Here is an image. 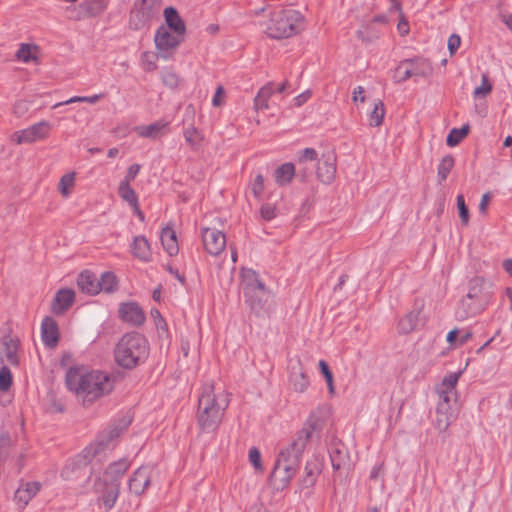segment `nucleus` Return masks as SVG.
<instances>
[{"instance_id": "nucleus-1", "label": "nucleus", "mask_w": 512, "mask_h": 512, "mask_svg": "<svg viewBox=\"0 0 512 512\" xmlns=\"http://www.w3.org/2000/svg\"><path fill=\"white\" fill-rule=\"evenodd\" d=\"M319 427V418L312 413L302 429L297 432L292 442L279 452L274 469L270 475V481L276 489H283L290 483L298 471L308 442Z\"/></svg>"}, {"instance_id": "nucleus-2", "label": "nucleus", "mask_w": 512, "mask_h": 512, "mask_svg": "<svg viewBox=\"0 0 512 512\" xmlns=\"http://www.w3.org/2000/svg\"><path fill=\"white\" fill-rule=\"evenodd\" d=\"M67 388L80 398L83 404H90L113 389V380L100 371L88 372L83 366L70 367L66 372Z\"/></svg>"}, {"instance_id": "nucleus-3", "label": "nucleus", "mask_w": 512, "mask_h": 512, "mask_svg": "<svg viewBox=\"0 0 512 512\" xmlns=\"http://www.w3.org/2000/svg\"><path fill=\"white\" fill-rule=\"evenodd\" d=\"M229 399L224 394H215L214 386L205 383L198 399L197 423L203 432H213L219 426Z\"/></svg>"}, {"instance_id": "nucleus-4", "label": "nucleus", "mask_w": 512, "mask_h": 512, "mask_svg": "<svg viewBox=\"0 0 512 512\" xmlns=\"http://www.w3.org/2000/svg\"><path fill=\"white\" fill-rule=\"evenodd\" d=\"M260 25L269 38L279 40L292 37L302 31L304 17L295 9L277 7L269 12L268 19Z\"/></svg>"}, {"instance_id": "nucleus-5", "label": "nucleus", "mask_w": 512, "mask_h": 512, "mask_svg": "<svg viewBox=\"0 0 512 512\" xmlns=\"http://www.w3.org/2000/svg\"><path fill=\"white\" fill-rule=\"evenodd\" d=\"M493 295L492 285L483 277L475 276L468 282V291L455 311L459 320H465L481 313L490 303Z\"/></svg>"}, {"instance_id": "nucleus-6", "label": "nucleus", "mask_w": 512, "mask_h": 512, "mask_svg": "<svg viewBox=\"0 0 512 512\" xmlns=\"http://www.w3.org/2000/svg\"><path fill=\"white\" fill-rule=\"evenodd\" d=\"M114 355L119 366L134 369L148 358L149 343L139 332L126 333L117 342Z\"/></svg>"}, {"instance_id": "nucleus-7", "label": "nucleus", "mask_w": 512, "mask_h": 512, "mask_svg": "<svg viewBox=\"0 0 512 512\" xmlns=\"http://www.w3.org/2000/svg\"><path fill=\"white\" fill-rule=\"evenodd\" d=\"M99 454V449L94 444L85 447L82 452L68 462L61 471V477L65 481L79 482L83 478L90 479L91 470L88 468L91 460Z\"/></svg>"}, {"instance_id": "nucleus-8", "label": "nucleus", "mask_w": 512, "mask_h": 512, "mask_svg": "<svg viewBox=\"0 0 512 512\" xmlns=\"http://www.w3.org/2000/svg\"><path fill=\"white\" fill-rule=\"evenodd\" d=\"M162 0H135L130 12V27L140 30L157 19L162 8Z\"/></svg>"}, {"instance_id": "nucleus-9", "label": "nucleus", "mask_w": 512, "mask_h": 512, "mask_svg": "<svg viewBox=\"0 0 512 512\" xmlns=\"http://www.w3.org/2000/svg\"><path fill=\"white\" fill-rule=\"evenodd\" d=\"M93 491L100 494L98 500L102 501L106 510H111L119 496L120 481L117 479L97 478L93 484Z\"/></svg>"}, {"instance_id": "nucleus-10", "label": "nucleus", "mask_w": 512, "mask_h": 512, "mask_svg": "<svg viewBox=\"0 0 512 512\" xmlns=\"http://www.w3.org/2000/svg\"><path fill=\"white\" fill-rule=\"evenodd\" d=\"M50 130V124L46 121L38 122L26 129L16 131L13 134V141L16 144L33 143L45 139Z\"/></svg>"}, {"instance_id": "nucleus-11", "label": "nucleus", "mask_w": 512, "mask_h": 512, "mask_svg": "<svg viewBox=\"0 0 512 512\" xmlns=\"http://www.w3.org/2000/svg\"><path fill=\"white\" fill-rule=\"evenodd\" d=\"M202 241L206 251L214 256L219 255L226 246L225 234L215 228H203Z\"/></svg>"}, {"instance_id": "nucleus-12", "label": "nucleus", "mask_w": 512, "mask_h": 512, "mask_svg": "<svg viewBox=\"0 0 512 512\" xmlns=\"http://www.w3.org/2000/svg\"><path fill=\"white\" fill-rule=\"evenodd\" d=\"M183 41V36L171 33L165 26H160L155 33L154 42L160 52L175 49Z\"/></svg>"}, {"instance_id": "nucleus-13", "label": "nucleus", "mask_w": 512, "mask_h": 512, "mask_svg": "<svg viewBox=\"0 0 512 512\" xmlns=\"http://www.w3.org/2000/svg\"><path fill=\"white\" fill-rule=\"evenodd\" d=\"M151 482V469L148 466L139 467L128 481L130 492L141 495Z\"/></svg>"}, {"instance_id": "nucleus-14", "label": "nucleus", "mask_w": 512, "mask_h": 512, "mask_svg": "<svg viewBox=\"0 0 512 512\" xmlns=\"http://www.w3.org/2000/svg\"><path fill=\"white\" fill-rule=\"evenodd\" d=\"M336 174V158L332 154L323 155L317 161L316 175L324 184H330Z\"/></svg>"}, {"instance_id": "nucleus-15", "label": "nucleus", "mask_w": 512, "mask_h": 512, "mask_svg": "<svg viewBox=\"0 0 512 512\" xmlns=\"http://www.w3.org/2000/svg\"><path fill=\"white\" fill-rule=\"evenodd\" d=\"M244 297L246 303L256 316L260 317L268 313L269 306L267 303L270 297V291L266 287L261 290L259 289V291L255 290L252 298L248 295H244Z\"/></svg>"}, {"instance_id": "nucleus-16", "label": "nucleus", "mask_w": 512, "mask_h": 512, "mask_svg": "<svg viewBox=\"0 0 512 512\" xmlns=\"http://www.w3.org/2000/svg\"><path fill=\"white\" fill-rule=\"evenodd\" d=\"M120 318L132 326H140L145 322V314L141 307L134 302H127L120 305Z\"/></svg>"}, {"instance_id": "nucleus-17", "label": "nucleus", "mask_w": 512, "mask_h": 512, "mask_svg": "<svg viewBox=\"0 0 512 512\" xmlns=\"http://www.w3.org/2000/svg\"><path fill=\"white\" fill-rule=\"evenodd\" d=\"M130 423V419H122L109 431L101 433L97 440L93 443L95 447L99 449V453L104 451L108 447L109 443L116 439L129 426Z\"/></svg>"}, {"instance_id": "nucleus-18", "label": "nucleus", "mask_w": 512, "mask_h": 512, "mask_svg": "<svg viewBox=\"0 0 512 512\" xmlns=\"http://www.w3.org/2000/svg\"><path fill=\"white\" fill-rule=\"evenodd\" d=\"M75 293L72 289H60L55 294L51 310L55 315L64 314L74 303Z\"/></svg>"}, {"instance_id": "nucleus-19", "label": "nucleus", "mask_w": 512, "mask_h": 512, "mask_svg": "<svg viewBox=\"0 0 512 512\" xmlns=\"http://www.w3.org/2000/svg\"><path fill=\"white\" fill-rule=\"evenodd\" d=\"M41 484L39 482L22 483L14 494V500L19 508H25L32 498L39 492Z\"/></svg>"}, {"instance_id": "nucleus-20", "label": "nucleus", "mask_w": 512, "mask_h": 512, "mask_svg": "<svg viewBox=\"0 0 512 512\" xmlns=\"http://www.w3.org/2000/svg\"><path fill=\"white\" fill-rule=\"evenodd\" d=\"M461 372L451 373L446 376L437 388L439 395L438 403L452 404V397L455 395V388Z\"/></svg>"}, {"instance_id": "nucleus-21", "label": "nucleus", "mask_w": 512, "mask_h": 512, "mask_svg": "<svg viewBox=\"0 0 512 512\" xmlns=\"http://www.w3.org/2000/svg\"><path fill=\"white\" fill-rule=\"evenodd\" d=\"M41 336L43 343L50 348L57 345L59 340V331L57 322L50 316H46L41 325Z\"/></svg>"}, {"instance_id": "nucleus-22", "label": "nucleus", "mask_w": 512, "mask_h": 512, "mask_svg": "<svg viewBox=\"0 0 512 512\" xmlns=\"http://www.w3.org/2000/svg\"><path fill=\"white\" fill-rule=\"evenodd\" d=\"M243 294L253 297L255 290L263 289L265 284L259 278V275L252 269L242 270Z\"/></svg>"}, {"instance_id": "nucleus-23", "label": "nucleus", "mask_w": 512, "mask_h": 512, "mask_svg": "<svg viewBox=\"0 0 512 512\" xmlns=\"http://www.w3.org/2000/svg\"><path fill=\"white\" fill-rule=\"evenodd\" d=\"M164 18L167 25L165 27L168 28V30L184 36L186 32L185 22L174 7L170 6L164 9Z\"/></svg>"}, {"instance_id": "nucleus-24", "label": "nucleus", "mask_w": 512, "mask_h": 512, "mask_svg": "<svg viewBox=\"0 0 512 512\" xmlns=\"http://www.w3.org/2000/svg\"><path fill=\"white\" fill-rule=\"evenodd\" d=\"M290 383L293 390L299 393L304 392L309 385L308 377L299 361L291 366Z\"/></svg>"}, {"instance_id": "nucleus-25", "label": "nucleus", "mask_w": 512, "mask_h": 512, "mask_svg": "<svg viewBox=\"0 0 512 512\" xmlns=\"http://www.w3.org/2000/svg\"><path fill=\"white\" fill-rule=\"evenodd\" d=\"M108 6V2L105 0H84L80 3V10L82 15L76 16V18H92L102 14Z\"/></svg>"}, {"instance_id": "nucleus-26", "label": "nucleus", "mask_w": 512, "mask_h": 512, "mask_svg": "<svg viewBox=\"0 0 512 512\" xmlns=\"http://www.w3.org/2000/svg\"><path fill=\"white\" fill-rule=\"evenodd\" d=\"M317 156H318V153L313 148H305L304 150H302L300 152V155L298 156V159H297V164L299 166V169L297 172V177H299V179L302 182H305L310 175L306 163L316 161V160L318 161Z\"/></svg>"}, {"instance_id": "nucleus-27", "label": "nucleus", "mask_w": 512, "mask_h": 512, "mask_svg": "<svg viewBox=\"0 0 512 512\" xmlns=\"http://www.w3.org/2000/svg\"><path fill=\"white\" fill-rule=\"evenodd\" d=\"M79 289L87 294L95 295L99 293L98 279L95 274L85 270L81 272L77 279Z\"/></svg>"}, {"instance_id": "nucleus-28", "label": "nucleus", "mask_w": 512, "mask_h": 512, "mask_svg": "<svg viewBox=\"0 0 512 512\" xmlns=\"http://www.w3.org/2000/svg\"><path fill=\"white\" fill-rule=\"evenodd\" d=\"M168 122L159 120L149 125H141L135 128V131L140 137L156 139L164 133V130L168 127Z\"/></svg>"}, {"instance_id": "nucleus-29", "label": "nucleus", "mask_w": 512, "mask_h": 512, "mask_svg": "<svg viewBox=\"0 0 512 512\" xmlns=\"http://www.w3.org/2000/svg\"><path fill=\"white\" fill-rule=\"evenodd\" d=\"M321 467L322 463L317 457L307 461L304 468L305 476L302 479L304 487H312L315 484L318 475L321 473Z\"/></svg>"}, {"instance_id": "nucleus-30", "label": "nucleus", "mask_w": 512, "mask_h": 512, "mask_svg": "<svg viewBox=\"0 0 512 512\" xmlns=\"http://www.w3.org/2000/svg\"><path fill=\"white\" fill-rule=\"evenodd\" d=\"M294 176H297V172L295 165L291 162L280 165L274 172L275 182L279 186L288 185Z\"/></svg>"}, {"instance_id": "nucleus-31", "label": "nucleus", "mask_w": 512, "mask_h": 512, "mask_svg": "<svg viewBox=\"0 0 512 512\" xmlns=\"http://www.w3.org/2000/svg\"><path fill=\"white\" fill-rule=\"evenodd\" d=\"M132 254L144 262L151 260L152 253L150 244L144 236H136L134 238L132 243Z\"/></svg>"}, {"instance_id": "nucleus-32", "label": "nucleus", "mask_w": 512, "mask_h": 512, "mask_svg": "<svg viewBox=\"0 0 512 512\" xmlns=\"http://www.w3.org/2000/svg\"><path fill=\"white\" fill-rule=\"evenodd\" d=\"M409 68L411 70L412 77L426 78L432 75L433 66L432 64L423 58L407 59Z\"/></svg>"}, {"instance_id": "nucleus-33", "label": "nucleus", "mask_w": 512, "mask_h": 512, "mask_svg": "<svg viewBox=\"0 0 512 512\" xmlns=\"http://www.w3.org/2000/svg\"><path fill=\"white\" fill-rule=\"evenodd\" d=\"M330 460L332 467L335 470L349 466V455L344 445H335L331 448Z\"/></svg>"}, {"instance_id": "nucleus-34", "label": "nucleus", "mask_w": 512, "mask_h": 512, "mask_svg": "<svg viewBox=\"0 0 512 512\" xmlns=\"http://www.w3.org/2000/svg\"><path fill=\"white\" fill-rule=\"evenodd\" d=\"M161 242L164 249L170 256H174L178 253L179 248L176 233L172 228L166 227L162 230Z\"/></svg>"}, {"instance_id": "nucleus-35", "label": "nucleus", "mask_w": 512, "mask_h": 512, "mask_svg": "<svg viewBox=\"0 0 512 512\" xmlns=\"http://www.w3.org/2000/svg\"><path fill=\"white\" fill-rule=\"evenodd\" d=\"M2 343L8 363L11 365H18L17 350L19 341L10 336H5Z\"/></svg>"}, {"instance_id": "nucleus-36", "label": "nucleus", "mask_w": 512, "mask_h": 512, "mask_svg": "<svg viewBox=\"0 0 512 512\" xmlns=\"http://www.w3.org/2000/svg\"><path fill=\"white\" fill-rule=\"evenodd\" d=\"M419 314V311H411L408 314H406L398 323L399 333H411L417 326Z\"/></svg>"}, {"instance_id": "nucleus-37", "label": "nucleus", "mask_w": 512, "mask_h": 512, "mask_svg": "<svg viewBox=\"0 0 512 512\" xmlns=\"http://www.w3.org/2000/svg\"><path fill=\"white\" fill-rule=\"evenodd\" d=\"M128 467L129 462L125 459L114 462L108 466L104 474V478L117 479L119 481L120 477L127 471Z\"/></svg>"}, {"instance_id": "nucleus-38", "label": "nucleus", "mask_w": 512, "mask_h": 512, "mask_svg": "<svg viewBox=\"0 0 512 512\" xmlns=\"http://www.w3.org/2000/svg\"><path fill=\"white\" fill-rule=\"evenodd\" d=\"M120 197L128 202L133 208H137L138 197L131 188L130 183L121 182L118 189Z\"/></svg>"}, {"instance_id": "nucleus-39", "label": "nucleus", "mask_w": 512, "mask_h": 512, "mask_svg": "<svg viewBox=\"0 0 512 512\" xmlns=\"http://www.w3.org/2000/svg\"><path fill=\"white\" fill-rule=\"evenodd\" d=\"M99 284V292H113L117 287L116 276L112 272H105L101 275V278L98 279Z\"/></svg>"}, {"instance_id": "nucleus-40", "label": "nucleus", "mask_w": 512, "mask_h": 512, "mask_svg": "<svg viewBox=\"0 0 512 512\" xmlns=\"http://www.w3.org/2000/svg\"><path fill=\"white\" fill-rule=\"evenodd\" d=\"M469 132V125H464L460 129L453 128L450 130L447 138H446V144L450 147H454L458 145L461 140L468 134Z\"/></svg>"}, {"instance_id": "nucleus-41", "label": "nucleus", "mask_w": 512, "mask_h": 512, "mask_svg": "<svg viewBox=\"0 0 512 512\" xmlns=\"http://www.w3.org/2000/svg\"><path fill=\"white\" fill-rule=\"evenodd\" d=\"M385 116V108L382 101L378 100L374 104L373 110L369 114L370 125L378 127L382 124Z\"/></svg>"}, {"instance_id": "nucleus-42", "label": "nucleus", "mask_w": 512, "mask_h": 512, "mask_svg": "<svg viewBox=\"0 0 512 512\" xmlns=\"http://www.w3.org/2000/svg\"><path fill=\"white\" fill-rule=\"evenodd\" d=\"M453 166L454 158L451 155H446L442 158L438 165V178L440 183L447 179Z\"/></svg>"}, {"instance_id": "nucleus-43", "label": "nucleus", "mask_w": 512, "mask_h": 512, "mask_svg": "<svg viewBox=\"0 0 512 512\" xmlns=\"http://www.w3.org/2000/svg\"><path fill=\"white\" fill-rule=\"evenodd\" d=\"M183 134L186 142L193 148H197L203 139L200 131L192 124L184 130Z\"/></svg>"}, {"instance_id": "nucleus-44", "label": "nucleus", "mask_w": 512, "mask_h": 512, "mask_svg": "<svg viewBox=\"0 0 512 512\" xmlns=\"http://www.w3.org/2000/svg\"><path fill=\"white\" fill-rule=\"evenodd\" d=\"M456 417L457 414L436 413L434 425L439 432H445Z\"/></svg>"}, {"instance_id": "nucleus-45", "label": "nucleus", "mask_w": 512, "mask_h": 512, "mask_svg": "<svg viewBox=\"0 0 512 512\" xmlns=\"http://www.w3.org/2000/svg\"><path fill=\"white\" fill-rule=\"evenodd\" d=\"M409 61L403 60L400 64L395 68L394 71V79L396 82H404L412 77L411 70L409 68Z\"/></svg>"}, {"instance_id": "nucleus-46", "label": "nucleus", "mask_w": 512, "mask_h": 512, "mask_svg": "<svg viewBox=\"0 0 512 512\" xmlns=\"http://www.w3.org/2000/svg\"><path fill=\"white\" fill-rule=\"evenodd\" d=\"M74 184H75V174L67 173L61 177L59 185H58V189L64 197H67V196H69L70 189L74 186Z\"/></svg>"}, {"instance_id": "nucleus-47", "label": "nucleus", "mask_w": 512, "mask_h": 512, "mask_svg": "<svg viewBox=\"0 0 512 512\" xmlns=\"http://www.w3.org/2000/svg\"><path fill=\"white\" fill-rule=\"evenodd\" d=\"M162 81L168 88L176 89L181 82V78L176 72L172 70H165L162 73Z\"/></svg>"}, {"instance_id": "nucleus-48", "label": "nucleus", "mask_w": 512, "mask_h": 512, "mask_svg": "<svg viewBox=\"0 0 512 512\" xmlns=\"http://www.w3.org/2000/svg\"><path fill=\"white\" fill-rule=\"evenodd\" d=\"M492 90V84L489 82L488 76L486 74L482 75V83L480 86L476 87L473 91V96L484 97L488 95Z\"/></svg>"}, {"instance_id": "nucleus-49", "label": "nucleus", "mask_w": 512, "mask_h": 512, "mask_svg": "<svg viewBox=\"0 0 512 512\" xmlns=\"http://www.w3.org/2000/svg\"><path fill=\"white\" fill-rule=\"evenodd\" d=\"M12 384V373L7 366L0 369V391H7Z\"/></svg>"}, {"instance_id": "nucleus-50", "label": "nucleus", "mask_w": 512, "mask_h": 512, "mask_svg": "<svg viewBox=\"0 0 512 512\" xmlns=\"http://www.w3.org/2000/svg\"><path fill=\"white\" fill-rule=\"evenodd\" d=\"M319 368H320V371L321 373L323 374L325 380H326V383L328 385V389H329V392L330 394H333L334 393V386H333V375H332V372L329 368V365L327 364L326 361L324 360H320L319 361Z\"/></svg>"}, {"instance_id": "nucleus-51", "label": "nucleus", "mask_w": 512, "mask_h": 512, "mask_svg": "<svg viewBox=\"0 0 512 512\" xmlns=\"http://www.w3.org/2000/svg\"><path fill=\"white\" fill-rule=\"evenodd\" d=\"M457 208L462 224L467 225L469 222V210L465 204V199L462 194L457 196Z\"/></svg>"}, {"instance_id": "nucleus-52", "label": "nucleus", "mask_w": 512, "mask_h": 512, "mask_svg": "<svg viewBox=\"0 0 512 512\" xmlns=\"http://www.w3.org/2000/svg\"><path fill=\"white\" fill-rule=\"evenodd\" d=\"M35 48V46H33ZM32 46L26 43H22L16 53V57L18 60L27 63L33 59L31 54Z\"/></svg>"}, {"instance_id": "nucleus-53", "label": "nucleus", "mask_w": 512, "mask_h": 512, "mask_svg": "<svg viewBox=\"0 0 512 512\" xmlns=\"http://www.w3.org/2000/svg\"><path fill=\"white\" fill-rule=\"evenodd\" d=\"M10 444V435L7 432L0 433V461H3L7 457Z\"/></svg>"}, {"instance_id": "nucleus-54", "label": "nucleus", "mask_w": 512, "mask_h": 512, "mask_svg": "<svg viewBox=\"0 0 512 512\" xmlns=\"http://www.w3.org/2000/svg\"><path fill=\"white\" fill-rule=\"evenodd\" d=\"M251 190L256 198H260L264 190V177L261 174L256 175Z\"/></svg>"}, {"instance_id": "nucleus-55", "label": "nucleus", "mask_w": 512, "mask_h": 512, "mask_svg": "<svg viewBox=\"0 0 512 512\" xmlns=\"http://www.w3.org/2000/svg\"><path fill=\"white\" fill-rule=\"evenodd\" d=\"M249 461L254 466L255 469L261 470L262 464H261V454L258 448L251 447L249 450Z\"/></svg>"}, {"instance_id": "nucleus-56", "label": "nucleus", "mask_w": 512, "mask_h": 512, "mask_svg": "<svg viewBox=\"0 0 512 512\" xmlns=\"http://www.w3.org/2000/svg\"><path fill=\"white\" fill-rule=\"evenodd\" d=\"M261 217L267 221L275 217V207L272 204L266 203L261 206L260 209Z\"/></svg>"}, {"instance_id": "nucleus-57", "label": "nucleus", "mask_w": 512, "mask_h": 512, "mask_svg": "<svg viewBox=\"0 0 512 512\" xmlns=\"http://www.w3.org/2000/svg\"><path fill=\"white\" fill-rule=\"evenodd\" d=\"M65 12H66L67 18L70 20L80 21V20L84 19V18H76V16L82 15L81 10H80V4L78 6H75V5L67 6L65 8Z\"/></svg>"}, {"instance_id": "nucleus-58", "label": "nucleus", "mask_w": 512, "mask_h": 512, "mask_svg": "<svg viewBox=\"0 0 512 512\" xmlns=\"http://www.w3.org/2000/svg\"><path fill=\"white\" fill-rule=\"evenodd\" d=\"M140 169H141V166L139 164L131 165L128 168L125 178L122 182L130 183L131 181H133L136 178V176L138 175Z\"/></svg>"}, {"instance_id": "nucleus-59", "label": "nucleus", "mask_w": 512, "mask_h": 512, "mask_svg": "<svg viewBox=\"0 0 512 512\" xmlns=\"http://www.w3.org/2000/svg\"><path fill=\"white\" fill-rule=\"evenodd\" d=\"M461 44V38L457 34H452L448 39V49L451 54H454Z\"/></svg>"}, {"instance_id": "nucleus-60", "label": "nucleus", "mask_w": 512, "mask_h": 512, "mask_svg": "<svg viewBox=\"0 0 512 512\" xmlns=\"http://www.w3.org/2000/svg\"><path fill=\"white\" fill-rule=\"evenodd\" d=\"M274 93V83L269 82L265 86H263L259 91L258 94L260 95V98H265L266 100H269V98Z\"/></svg>"}, {"instance_id": "nucleus-61", "label": "nucleus", "mask_w": 512, "mask_h": 512, "mask_svg": "<svg viewBox=\"0 0 512 512\" xmlns=\"http://www.w3.org/2000/svg\"><path fill=\"white\" fill-rule=\"evenodd\" d=\"M436 413L442 414H457L456 409L452 404L438 403L436 407Z\"/></svg>"}, {"instance_id": "nucleus-62", "label": "nucleus", "mask_w": 512, "mask_h": 512, "mask_svg": "<svg viewBox=\"0 0 512 512\" xmlns=\"http://www.w3.org/2000/svg\"><path fill=\"white\" fill-rule=\"evenodd\" d=\"M225 94L224 88L222 86H219L212 99V105L215 107H219L222 104V98Z\"/></svg>"}, {"instance_id": "nucleus-63", "label": "nucleus", "mask_w": 512, "mask_h": 512, "mask_svg": "<svg viewBox=\"0 0 512 512\" xmlns=\"http://www.w3.org/2000/svg\"><path fill=\"white\" fill-rule=\"evenodd\" d=\"M254 106L256 110L267 109L268 108V100L265 98H260V95L257 93L254 99Z\"/></svg>"}, {"instance_id": "nucleus-64", "label": "nucleus", "mask_w": 512, "mask_h": 512, "mask_svg": "<svg viewBox=\"0 0 512 512\" xmlns=\"http://www.w3.org/2000/svg\"><path fill=\"white\" fill-rule=\"evenodd\" d=\"M363 94H364V88L362 86L356 87L353 91V98H352L353 101L354 102H357V101L364 102L365 96Z\"/></svg>"}]
</instances>
